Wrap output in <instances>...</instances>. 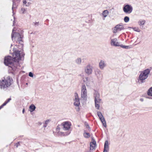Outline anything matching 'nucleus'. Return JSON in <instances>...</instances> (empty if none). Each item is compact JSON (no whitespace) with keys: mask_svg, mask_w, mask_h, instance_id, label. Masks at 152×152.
Returning a JSON list of instances; mask_svg holds the SVG:
<instances>
[{"mask_svg":"<svg viewBox=\"0 0 152 152\" xmlns=\"http://www.w3.org/2000/svg\"><path fill=\"white\" fill-rule=\"evenodd\" d=\"M35 106L33 104H31L29 107V111L31 112L33 111L35 109Z\"/></svg>","mask_w":152,"mask_h":152,"instance_id":"23","label":"nucleus"},{"mask_svg":"<svg viewBox=\"0 0 152 152\" xmlns=\"http://www.w3.org/2000/svg\"><path fill=\"white\" fill-rule=\"evenodd\" d=\"M129 28H132L134 31H137V32H139L140 31V29L138 28H136V27L132 28L131 27H129Z\"/></svg>","mask_w":152,"mask_h":152,"instance_id":"27","label":"nucleus"},{"mask_svg":"<svg viewBox=\"0 0 152 152\" xmlns=\"http://www.w3.org/2000/svg\"><path fill=\"white\" fill-rule=\"evenodd\" d=\"M51 121L50 119H48L44 121L43 124L42 122H39V130H42L43 129L44 130L45 128L47 126Z\"/></svg>","mask_w":152,"mask_h":152,"instance_id":"11","label":"nucleus"},{"mask_svg":"<svg viewBox=\"0 0 152 152\" xmlns=\"http://www.w3.org/2000/svg\"><path fill=\"white\" fill-rule=\"evenodd\" d=\"M29 76L31 77H33V73L31 72H30L29 73Z\"/></svg>","mask_w":152,"mask_h":152,"instance_id":"34","label":"nucleus"},{"mask_svg":"<svg viewBox=\"0 0 152 152\" xmlns=\"http://www.w3.org/2000/svg\"><path fill=\"white\" fill-rule=\"evenodd\" d=\"M94 99L95 107L99 109V104L101 103L102 100L100 98V95L99 92L94 90Z\"/></svg>","mask_w":152,"mask_h":152,"instance_id":"7","label":"nucleus"},{"mask_svg":"<svg viewBox=\"0 0 152 152\" xmlns=\"http://www.w3.org/2000/svg\"><path fill=\"white\" fill-rule=\"evenodd\" d=\"M145 20H140L138 22V23L139 25L141 26L145 24Z\"/></svg>","mask_w":152,"mask_h":152,"instance_id":"24","label":"nucleus"},{"mask_svg":"<svg viewBox=\"0 0 152 152\" xmlns=\"http://www.w3.org/2000/svg\"><path fill=\"white\" fill-rule=\"evenodd\" d=\"M97 114L98 116L99 117V119H100L101 122L102 123L103 126L105 127H106L107 126L106 124V122L105 121L104 117L103 116L101 113L100 112H98Z\"/></svg>","mask_w":152,"mask_h":152,"instance_id":"15","label":"nucleus"},{"mask_svg":"<svg viewBox=\"0 0 152 152\" xmlns=\"http://www.w3.org/2000/svg\"><path fill=\"white\" fill-rule=\"evenodd\" d=\"M150 72L149 69H147L140 72L138 79V81H140L141 83L144 82L145 80L148 77Z\"/></svg>","mask_w":152,"mask_h":152,"instance_id":"6","label":"nucleus"},{"mask_svg":"<svg viewBox=\"0 0 152 152\" xmlns=\"http://www.w3.org/2000/svg\"><path fill=\"white\" fill-rule=\"evenodd\" d=\"M81 99L84 101L87 99V90L85 85H83L81 87Z\"/></svg>","mask_w":152,"mask_h":152,"instance_id":"9","label":"nucleus"},{"mask_svg":"<svg viewBox=\"0 0 152 152\" xmlns=\"http://www.w3.org/2000/svg\"><path fill=\"white\" fill-rule=\"evenodd\" d=\"M148 94L149 96H152V87L148 90Z\"/></svg>","mask_w":152,"mask_h":152,"instance_id":"26","label":"nucleus"},{"mask_svg":"<svg viewBox=\"0 0 152 152\" xmlns=\"http://www.w3.org/2000/svg\"><path fill=\"white\" fill-rule=\"evenodd\" d=\"M140 101L141 102H143L144 101V99L143 98H141L140 99Z\"/></svg>","mask_w":152,"mask_h":152,"instance_id":"37","label":"nucleus"},{"mask_svg":"<svg viewBox=\"0 0 152 152\" xmlns=\"http://www.w3.org/2000/svg\"><path fill=\"white\" fill-rule=\"evenodd\" d=\"M120 46L121 48H130L131 47L129 46H125L124 45H120Z\"/></svg>","mask_w":152,"mask_h":152,"instance_id":"29","label":"nucleus"},{"mask_svg":"<svg viewBox=\"0 0 152 152\" xmlns=\"http://www.w3.org/2000/svg\"><path fill=\"white\" fill-rule=\"evenodd\" d=\"M83 136L86 138H88L90 137V134L89 133H87L85 131L83 134Z\"/></svg>","mask_w":152,"mask_h":152,"instance_id":"25","label":"nucleus"},{"mask_svg":"<svg viewBox=\"0 0 152 152\" xmlns=\"http://www.w3.org/2000/svg\"><path fill=\"white\" fill-rule=\"evenodd\" d=\"M124 29V26L122 24H119L116 25L114 28L113 31L114 33H116Z\"/></svg>","mask_w":152,"mask_h":152,"instance_id":"14","label":"nucleus"},{"mask_svg":"<svg viewBox=\"0 0 152 152\" xmlns=\"http://www.w3.org/2000/svg\"><path fill=\"white\" fill-rule=\"evenodd\" d=\"M74 96L73 104L75 107V109L76 111H79L80 110L79 107L80 105V98L77 93H75Z\"/></svg>","mask_w":152,"mask_h":152,"instance_id":"8","label":"nucleus"},{"mask_svg":"<svg viewBox=\"0 0 152 152\" xmlns=\"http://www.w3.org/2000/svg\"><path fill=\"white\" fill-rule=\"evenodd\" d=\"M97 72L99 74H100L101 73L100 71L99 70H98Z\"/></svg>","mask_w":152,"mask_h":152,"instance_id":"36","label":"nucleus"},{"mask_svg":"<svg viewBox=\"0 0 152 152\" xmlns=\"http://www.w3.org/2000/svg\"><path fill=\"white\" fill-rule=\"evenodd\" d=\"M75 62L78 65L81 64L82 62V60L80 58H78L75 60Z\"/></svg>","mask_w":152,"mask_h":152,"instance_id":"22","label":"nucleus"},{"mask_svg":"<svg viewBox=\"0 0 152 152\" xmlns=\"http://www.w3.org/2000/svg\"><path fill=\"white\" fill-rule=\"evenodd\" d=\"M20 52L18 50L15 51L14 52L13 54V59L15 61L18 62L19 60H20Z\"/></svg>","mask_w":152,"mask_h":152,"instance_id":"13","label":"nucleus"},{"mask_svg":"<svg viewBox=\"0 0 152 152\" xmlns=\"http://www.w3.org/2000/svg\"><path fill=\"white\" fill-rule=\"evenodd\" d=\"M93 66L90 64H87L84 68V72L88 75L92 74L93 72Z\"/></svg>","mask_w":152,"mask_h":152,"instance_id":"12","label":"nucleus"},{"mask_svg":"<svg viewBox=\"0 0 152 152\" xmlns=\"http://www.w3.org/2000/svg\"><path fill=\"white\" fill-rule=\"evenodd\" d=\"M96 146V142L93 141L92 142L90 143V150H93L95 149Z\"/></svg>","mask_w":152,"mask_h":152,"instance_id":"19","label":"nucleus"},{"mask_svg":"<svg viewBox=\"0 0 152 152\" xmlns=\"http://www.w3.org/2000/svg\"><path fill=\"white\" fill-rule=\"evenodd\" d=\"M86 128L87 129L88 131H90V128L88 124L86 125Z\"/></svg>","mask_w":152,"mask_h":152,"instance_id":"33","label":"nucleus"},{"mask_svg":"<svg viewBox=\"0 0 152 152\" xmlns=\"http://www.w3.org/2000/svg\"><path fill=\"white\" fill-rule=\"evenodd\" d=\"M14 29L12 30V38L13 40V39L18 44H22L23 42L22 38L23 37V31H22L20 34L17 32H13Z\"/></svg>","mask_w":152,"mask_h":152,"instance_id":"4","label":"nucleus"},{"mask_svg":"<svg viewBox=\"0 0 152 152\" xmlns=\"http://www.w3.org/2000/svg\"><path fill=\"white\" fill-rule=\"evenodd\" d=\"M11 100V98H9L6 101L4 102L0 106V110L4 106L6 105Z\"/></svg>","mask_w":152,"mask_h":152,"instance_id":"20","label":"nucleus"},{"mask_svg":"<svg viewBox=\"0 0 152 152\" xmlns=\"http://www.w3.org/2000/svg\"><path fill=\"white\" fill-rule=\"evenodd\" d=\"M71 125V123L69 121L64 122L61 125L62 128H60V125H58L57 126L56 132L59 135L63 136L67 135L71 132L70 129Z\"/></svg>","mask_w":152,"mask_h":152,"instance_id":"1","label":"nucleus"},{"mask_svg":"<svg viewBox=\"0 0 152 152\" xmlns=\"http://www.w3.org/2000/svg\"><path fill=\"white\" fill-rule=\"evenodd\" d=\"M13 83V80L10 76L4 78L0 81V87L1 88H6L11 86Z\"/></svg>","mask_w":152,"mask_h":152,"instance_id":"3","label":"nucleus"},{"mask_svg":"<svg viewBox=\"0 0 152 152\" xmlns=\"http://www.w3.org/2000/svg\"><path fill=\"white\" fill-rule=\"evenodd\" d=\"M26 11V10L23 8H22L20 12L22 13H24Z\"/></svg>","mask_w":152,"mask_h":152,"instance_id":"31","label":"nucleus"},{"mask_svg":"<svg viewBox=\"0 0 152 152\" xmlns=\"http://www.w3.org/2000/svg\"><path fill=\"white\" fill-rule=\"evenodd\" d=\"M109 149L108 142V141L106 140L105 142L103 152H108L109 151Z\"/></svg>","mask_w":152,"mask_h":152,"instance_id":"18","label":"nucleus"},{"mask_svg":"<svg viewBox=\"0 0 152 152\" xmlns=\"http://www.w3.org/2000/svg\"><path fill=\"white\" fill-rule=\"evenodd\" d=\"M133 8L132 6L130 4H124L123 7V10L126 14H130L133 11Z\"/></svg>","mask_w":152,"mask_h":152,"instance_id":"10","label":"nucleus"},{"mask_svg":"<svg viewBox=\"0 0 152 152\" xmlns=\"http://www.w3.org/2000/svg\"><path fill=\"white\" fill-rule=\"evenodd\" d=\"M14 29L12 30V38L13 40V39L18 44H22L23 42L22 38L23 37V31H22L20 34L17 32H13Z\"/></svg>","mask_w":152,"mask_h":152,"instance_id":"5","label":"nucleus"},{"mask_svg":"<svg viewBox=\"0 0 152 152\" xmlns=\"http://www.w3.org/2000/svg\"><path fill=\"white\" fill-rule=\"evenodd\" d=\"M4 63L6 65H9L10 69L14 71L16 70L17 65L13 57L9 56L5 57L4 59Z\"/></svg>","mask_w":152,"mask_h":152,"instance_id":"2","label":"nucleus"},{"mask_svg":"<svg viewBox=\"0 0 152 152\" xmlns=\"http://www.w3.org/2000/svg\"><path fill=\"white\" fill-rule=\"evenodd\" d=\"M24 111H25V109L24 108V109H23V111H22V112H23V113H24Z\"/></svg>","mask_w":152,"mask_h":152,"instance_id":"38","label":"nucleus"},{"mask_svg":"<svg viewBox=\"0 0 152 152\" xmlns=\"http://www.w3.org/2000/svg\"><path fill=\"white\" fill-rule=\"evenodd\" d=\"M124 20L125 23H127L129 21V18L128 17L126 16L124 18Z\"/></svg>","mask_w":152,"mask_h":152,"instance_id":"28","label":"nucleus"},{"mask_svg":"<svg viewBox=\"0 0 152 152\" xmlns=\"http://www.w3.org/2000/svg\"><path fill=\"white\" fill-rule=\"evenodd\" d=\"M99 68L102 70L103 69L104 67L107 66V64L105 61L101 60L99 63Z\"/></svg>","mask_w":152,"mask_h":152,"instance_id":"16","label":"nucleus"},{"mask_svg":"<svg viewBox=\"0 0 152 152\" xmlns=\"http://www.w3.org/2000/svg\"><path fill=\"white\" fill-rule=\"evenodd\" d=\"M86 81L85 82L86 83V84L87 86H88L90 84V83L89 82V81L88 80V77L86 78Z\"/></svg>","mask_w":152,"mask_h":152,"instance_id":"30","label":"nucleus"},{"mask_svg":"<svg viewBox=\"0 0 152 152\" xmlns=\"http://www.w3.org/2000/svg\"><path fill=\"white\" fill-rule=\"evenodd\" d=\"M23 2L24 4H26V0H23Z\"/></svg>","mask_w":152,"mask_h":152,"instance_id":"35","label":"nucleus"},{"mask_svg":"<svg viewBox=\"0 0 152 152\" xmlns=\"http://www.w3.org/2000/svg\"><path fill=\"white\" fill-rule=\"evenodd\" d=\"M15 145L16 146V147L17 148L18 146L20 145V142H18L17 143H16Z\"/></svg>","mask_w":152,"mask_h":152,"instance_id":"32","label":"nucleus"},{"mask_svg":"<svg viewBox=\"0 0 152 152\" xmlns=\"http://www.w3.org/2000/svg\"><path fill=\"white\" fill-rule=\"evenodd\" d=\"M109 14V12L107 10H104L102 13V15L103 17L105 18H106Z\"/></svg>","mask_w":152,"mask_h":152,"instance_id":"21","label":"nucleus"},{"mask_svg":"<svg viewBox=\"0 0 152 152\" xmlns=\"http://www.w3.org/2000/svg\"><path fill=\"white\" fill-rule=\"evenodd\" d=\"M110 43L112 46H120L119 43L117 42V40L116 38L111 39Z\"/></svg>","mask_w":152,"mask_h":152,"instance_id":"17","label":"nucleus"}]
</instances>
